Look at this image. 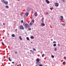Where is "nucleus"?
I'll return each mask as SVG.
<instances>
[{
	"instance_id": "14",
	"label": "nucleus",
	"mask_w": 66,
	"mask_h": 66,
	"mask_svg": "<svg viewBox=\"0 0 66 66\" xmlns=\"http://www.w3.org/2000/svg\"><path fill=\"white\" fill-rule=\"evenodd\" d=\"M5 7L7 9H8V8H9V6H8L6 5L5 6Z\"/></svg>"
},
{
	"instance_id": "19",
	"label": "nucleus",
	"mask_w": 66,
	"mask_h": 66,
	"mask_svg": "<svg viewBox=\"0 0 66 66\" xmlns=\"http://www.w3.org/2000/svg\"><path fill=\"white\" fill-rule=\"evenodd\" d=\"M44 54H42V57H44Z\"/></svg>"
},
{
	"instance_id": "18",
	"label": "nucleus",
	"mask_w": 66,
	"mask_h": 66,
	"mask_svg": "<svg viewBox=\"0 0 66 66\" xmlns=\"http://www.w3.org/2000/svg\"><path fill=\"white\" fill-rule=\"evenodd\" d=\"M62 26H65V24L64 23H63L62 24Z\"/></svg>"
},
{
	"instance_id": "27",
	"label": "nucleus",
	"mask_w": 66,
	"mask_h": 66,
	"mask_svg": "<svg viewBox=\"0 0 66 66\" xmlns=\"http://www.w3.org/2000/svg\"><path fill=\"white\" fill-rule=\"evenodd\" d=\"M33 50L34 51H36V49H35L34 48H33Z\"/></svg>"
},
{
	"instance_id": "44",
	"label": "nucleus",
	"mask_w": 66,
	"mask_h": 66,
	"mask_svg": "<svg viewBox=\"0 0 66 66\" xmlns=\"http://www.w3.org/2000/svg\"><path fill=\"white\" fill-rule=\"evenodd\" d=\"M7 59H9V57L7 58Z\"/></svg>"
},
{
	"instance_id": "24",
	"label": "nucleus",
	"mask_w": 66,
	"mask_h": 66,
	"mask_svg": "<svg viewBox=\"0 0 66 66\" xmlns=\"http://www.w3.org/2000/svg\"><path fill=\"white\" fill-rule=\"evenodd\" d=\"M55 51H56L57 50V48H55L54 49Z\"/></svg>"
},
{
	"instance_id": "15",
	"label": "nucleus",
	"mask_w": 66,
	"mask_h": 66,
	"mask_svg": "<svg viewBox=\"0 0 66 66\" xmlns=\"http://www.w3.org/2000/svg\"><path fill=\"white\" fill-rule=\"evenodd\" d=\"M36 61L37 62H39V59H36Z\"/></svg>"
},
{
	"instance_id": "34",
	"label": "nucleus",
	"mask_w": 66,
	"mask_h": 66,
	"mask_svg": "<svg viewBox=\"0 0 66 66\" xmlns=\"http://www.w3.org/2000/svg\"><path fill=\"white\" fill-rule=\"evenodd\" d=\"M9 61H12V60H11V59H9Z\"/></svg>"
},
{
	"instance_id": "9",
	"label": "nucleus",
	"mask_w": 66,
	"mask_h": 66,
	"mask_svg": "<svg viewBox=\"0 0 66 66\" xmlns=\"http://www.w3.org/2000/svg\"><path fill=\"white\" fill-rule=\"evenodd\" d=\"M25 15L26 16H28V15H29V13H25Z\"/></svg>"
},
{
	"instance_id": "1",
	"label": "nucleus",
	"mask_w": 66,
	"mask_h": 66,
	"mask_svg": "<svg viewBox=\"0 0 66 66\" xmlns=\"http://www.w3.org/2000/svg\"><path fill=\"white\" fill-rule=\"evenodd\" d=\"M2 2L3 3V4H8V2L7 1H5L4 0H3L2 1Z\"/></svg>"
},
{
	"instance_id": "4",
	"label": "nucleus",
	"mask_w": 66,
	"mask_h": 66,
	"mask_svg": "<svg viewBox=\"0 0 66 66\" xmlns=\"http://www.w3.org/2000/svg\"><path fill=\"white\" fill-rule=\"evenodd\" d=\"M55 5L56 7H57L59 6V4L57 3H55Z\"/></svg>"
},
{
	"instance_id": "47",
	"label": "nucleus",
	"mask_w": 66,
	"mask_h": 66,
	"mask_svg": "<svg viewBox=\"0 0 66 66\" xmlns=\"http://www.w3.org/2000/svg\"><path fill=\"white\" fill-rule=\"evenodd\" d=\"M20 0H18V1H19Z\"/></svg>"
},
{
	"instance_id": "31",
	"label": "nucleus",
	"mask_w": 66,
	"mask_h": 66,
	"mask_svg": "<svg viewBox=\"0 0 66 66\" xmlns=\"http://www.w3.org/2000/svg\"><path fill=\"white\" fill-rule=\"evenodd\" d=\"M57 46H60V44H57Z\"/></svg>"
},
{
	"instance_id": "36",
	"label": "nucleus",
	"mask_w": 66,
	"mask_h": 66,
	"mask_svg": "<svg viewBox=\"0 0 66 66\" xmlns=\"http://www.w3.org/2000/svg\"><path fill=\"white\" fill-rule=\"evenodd\" d=\"M12 64H14V63H15V62H12Z\"/></svg>"
},
{
	"instance_id": "25",
	"label": "nucleus",
	"mask_w": 66,
	"mask_h": 66,
	"mask_svg": "<svg viewBox=\"0 0 66 66\" xmlns=\"http://www.w3.org/2000/svg\"><path fill=\"white\" fill-rule=\"evenodd\" d=\"M23 22V20H22L21 21V23H22Z\"/></svg>"
},
{
	"instance_id": "41",
	"label": "nucleus",
	"mask_w": 66,
	"mask_h": 66,
	"mask_svg": "<svg viewBox=\"0 0 66 66\" xmlns=\"http://www.w3.org/2000/svg\"><path fill=\"white\" fill-rule=\"evenodd\" d=\"M17 29H15V31H17Z\"/></svg>"
},
{
	"instance_id": "7",
	"label": "nucleus",
	"mask_w": 66,
	"mask_h": 66,
	"mask_svg": "<svg viewBox=\"0 0 66 66\" xmlns=\"http://www.w3.org/2000/svg\"><path fill=\"white\" fill-rule=\"evenodd\" d=\"M34 15L35 16H37V12H35V13Z\"/></svg>"
},
{
	"instance_id": "33",
	"label": "nucleus",
	"mask_w": 66,
	"mask_h": 66,
	"mask_svg": "<svg viewBox=\"0 0 66 66\" xmlns=\"http://www.w3.org/2000/svg\"><path fill=\"white\" fill-rule=\"evenodd\" d=\"M2 44L3 45H4V43H3V42H2Z\"/></svg>"
},
{
	"instance_id": "26",
	"label": "nucleus",
	"mask_w": 66,
	"mask_h": 66,
	"mask_svg": "<svg viewBox=\"0 0 66 66\" xmlns=\"http://www.w3.org/2000/svg\"><path fill=\"white\" fill-rule=\"evenodd\" d=\"M53 8H50V10H53Z\"/></svg>"
},
{
	"instance_id": "39",
	"label": "nucleus",
	"mask_w": 66,
	"mask_h": 66,
	"mask_svg": "<svg viewBox=\"0 0 66 66\" xmlns=\"http://www.w3.org/2000/svg\"><path fill=\"white\" fill-rule=\"evenodd\" d=\"M51 41H53V39H51Z\"/></svg>"
},
{
	"instance_id": "28",
	"label": "nucleus",
	"mask_w": 66,
	"mask_h": 66,
	"mask_svg": "<svg viewBox=\"0 0 66 66\" xmlns=\"http://www.w3.org/2000/svg\"><path fill=\"white\" fill-rule=\"evenodd\" d=\"M30 52H33L32 51V50H30Z\"/></svg>"
},
{
	"instance_id": "23",
	"label": "nucleus",
	"mask_w": 66,
	"mask_h": 66,
	"mask_svg": "<svg viewBox=\"0 0 66 66\" xmlns=\"http://www.w3.org/2000/svg\"><path fill=\"white\" fill-rule=\"evenodd\" d=\"M28 29L29 30H31V29L30 28H29Z\"/></svg>"
},
{
	"instance_id": "37",
	"label": "nucleus",
	"mask_w": 66,
	"mask_h": 66,
	"mask_svg": "<svg viewBox=\"0 0 66 66\" xmlns=\"http://www.w3.org/2000/svg\"><path fill=\"white\" fill-rule=\"evenodd\" d=\"M3 25H4V26H5V23H3Z\"/></svg>"
},
{
	"instance_id": "46",
	"label": "nucleus",
	"mask_w": 66,
	"mask_h": 66,
	"mask_svg": "<svg viewBox=\"0 0 66 66\" xmlns=\"http://www.w3.org/2000/svg\"><path fill=\"white\" fill-rule=\"evenodd\" d=\"M5 0V1H6V0Z\"/></svg>"
},
{
	"instance_id": "35",
	"label": "nucleus",
	"mask_w": 66,
	"mask_h": 66,
	"mask_svg": "<svg viewBox=\"0 0 66 66\" xmlns=\"http://www.w3.org/2000/svg\"><path fill=\"white\" fill-rule=\"evenodd\" d=\"M39 66H43V65H42V64H40L39 65Z\"/></svg>"
},
{
	"instance_id": "8",
	"label": "nucleus",
	"mask_w": 66,
	"mask_h": 66,
	"mask_svg": "<svg viewBox=\"0 0 66 66\" xmlns=\"http://www.w3.org/2000/svg\"><path fill=\"white\" fill-rule=\"evenodd\" d=\"M12 37H15V35H14V34H13L12 35Z\"/></svg>"
},
{
	"instance_id": "2",
	"label": "nucleus",
	"mask_w": 66,
	"mask_h": 66,
	"mask_svg": "<svg viewBox=\"0 0 66 66\" xmlns=\"http://www.w3.org/2000/svg\"><path fill=\"white\" fill-rule=\"evenodd\" d=\"M20 29H21V30H24V27H23V26L22 25L20 26Z\"/></svg>"
},
{
	"instance_id": "42",
	"label": "nucleus",
	"mask_w": 66,
	"mask_h": 66,
	"mask_svg": "<svg viewBox=\"0 0 66 66\" xmlns=\"http://www.w3.org/2000/svg\"><path fill=\"white\" fill-rule=\"evenodd\" d=\"M8 59H11V58H10V57H8Z\"/></svg>"
},
{
	"instance_id": "10",
	"label": "nucleus",
	"mask_w": 66,
	"mask_h": 66,
	"mask_svg": "<svg viewBox=\"0 0 66 66\" xmlns=\"http://www.w3.org/2000/svg\"><path fill=\"white\" fill-rule=\"evenodd\" d=\"M53 46L54 47H55V46H56V44H54L53 45Z\"/></svg>"
},
{
	"instance_id": "13",
	"label": "nucleus",
	"mask_w": 66,
	"mask_h": 66,
	"mask_svg": "<svg viewBox=\"0 0 66 66\" xmlns=\"http://www.w3.org/2000/svg\"><path fill=\"white\" fill-rule=\"evenodd\" d=\"M30 38H31V39H33V38H34V37L32 36Z\"/></svg>"
},
{
	"instance_id": "29",
	"label": "nucleus",
	"mask_w": 66,
	"mask_h": 66,
	"mask_svg": "<svg viewBox=\"0 0 66 66\" xmlns=\"http://www.w3.org/2000/svg\"><path fill=\"white\" fill-rule=\"evenodd\" d=\"M15 54H17V52H16V51H15Z\"/></svg>"
},
{
	"instance_id": "6",
	"label": "nucleus",
	"mask_w": 66,
	"mask_h": 66,
	"mask_svg": "<svg viewBox=\"0 0 66 66\" xmlns=\"http://www.w3.org/2000/svg\"><path fill=\"white\" fill-rule=\"evenodd\" d=\"M45 2H46L47 4L50 3V2H49V1L48 0H46Z\"/></svg>"
},
{
	"instance_id": "17",
	"label": "nucleus",
	"mask_w": 66,
	"mask_h": 66,
	"mask_svg": "<svg viewBox=\"0 0 66 66\" xmlns=\"http://www.w3.org/2000/svg\"><path fill=\"white\" fill-rule=\"evenodd\" d=\"M26 38H27V40H29V37H27Z\"/></svg>"
},
{
	"instance_id": "5",
	"label": "nucleus",
	"mask_w": 66,
	"mask_h": 66,
	"mask_svg": "<svg viewBox=\"0 0 66 66\" xmlns=\"http://www.w3.org/2000/svg\"><path fill=\"white\" fill-rule=\"evenodd\" d=\"M60 20H63L64 18H63V16H60Z\"/></svg>"
},
{
	"instance_id": "12",
	"label": "nucleus",
	"mask_w": 66,
	"mask_h": 66,
	"mask_svg": "<svg viewBox=\"0 0 66 66\" xmlns=\"http://www.w3.org/2000/svg\"><path fill=\"white\" fill-rule=\"evenodd\" d=\"M41 24L42 26H45V24L44 23H42Z\"/></svg>"
},
{
	"instance_id": "40",
	"label": "nucleus",
	"mask_w": 66,
	"mask_h": 66,
	"mask_svg": "<svg viewBox=\"0 0 66 66\" xmlns=\"http://www.w3.org/2000/svg\"><path fill=\"white\" fill-rule=\"evenodd\" d=\"M63 64H65V62H63Z\"/></svg>"
},
{
	"instance_id": "22",
	"label": "nucleus",
	"mask_w": 66,
	"mask_h": 66,
	"mask_svg": "<svg viewBox=\"0 0 66 66\" xmlns=\"http://www.w3.org/2000/svg\"><path fill=\"white\" fill-rule=\"evenodd\" d=\"M53 44H55L56 43V42L55 41H53Z\"/></svg>"
},
{
	"instance_id": "45",
	"label": "nucleus",
	"mask_w": 66,
	"mask_h": 66,
	"mask_svg": "<svg viewBox=\"0 0 66 66\" xmlns=\"http://www.w3.org/2000/svg\"><path fill=\"white\" fill-rule=\"evenodd\" d=\"M31 43H32V42H31Z\"/></svg>"
},
{
	"instance_id": "20",
	"label": "nucleus",
	"mask_w": 66,
	"mask_h": 66,
	"mask_svg": "<svg viewBox=\"0 0 66 66\" xmlns=\"http://www.w3.org/2000/svg\"><path fill=\"white\" fill-rule=\"evenodd\" d=\"M52 57V58H54V56L52 55L51 56Z\"/></svg>"
},
{
	"instance_id": "30",
	"label": "nucleus",
	"mask_w": 66,
	"mask_h": 66,
	"mask_svg": "<svg viewBox=\"0 0 66 66\" xmlns=\"http://www.w3.org/2000/svg\"><path fill=\"white\" fill-rule=\"evenodd\" d=\"M62 1L63 2H65V0H62Z\"/></svg>"
},
{
	"instance_id": "38",
	"label": "nucleus",
	"mask_w": 66,
	"mask_h": 66,
	"mask_svg": "<svg viewBox=\"0 0 66 66\" xmlns=\"http://www.w3.org/2000/svg\"><path fill=\"white\" fill-rule=\"evenodd\" d=\"M48 12H46V14H48Z\"/></svg>"
},
{
	"instance_id": "3",
	"label": "nucleus",
	"mask_w": 66,
	"mask_h": 66,
	"mask_svg": "<svg viewBox=\"0 0 66 66\" xmlns=\"http://www.w3.org/2000/svg\"><path fill=\"white\" fill-rule=\"evenodd\" d=\"M25 26L26 28H29V25L28 24H26Z\"/></svg>"
},
{
	"instance_id": "21",
	"label": "nucleus",
	"mask_w": 66,
	"mask_h": 66,
	"mask_svg": "<svg viewBox=\"0 0 66 66\" xmlns=\"http://www.w3.org/2000/svg\"><path fill=\"white\" fill-rule=\"evenodd\" d=\"M32 22H34V20H32Z\"/></svg>"
},
{
	"instance_id": "32",
	"label": "nucleus",
	"mask_w": 66,
	"mask_h": 66,
	"mask_svg": "<svg viewBox=\"0 0 66 66\" xmlns=\"http://www.w3.org/2000/svg\"><path fill=\"white\" fill-rule=\"evenodd\" d=\"M64 59H66V57H64Z\"/></svg>"
},
{
	"instance_id": "43",
	"label": "nucleus",
	"mask_w": 66,
	"mask_h": 66,
	"mask_svg": "<svg viewBox=\"0 0 66 66\" xmlns=\"http://www.w3.org/2000/svg\"><path fill=\"white\" fill-rule=\"evenodd\" d=\"M17 66H19V65H18Z\"/></svg>"
},
{
	"instance_id": "11",
	"label": "nucleus",
	"mask_w": 66,
	"mask_h": 66,
	"mask_svg": "<svg viewBox=\"0 0 66 66\" xmlns=\"http://www.w3.org/2000/svg\"><path fill=\"white\" fill-rule=\"evenodd\" d=\"M33 23L32 22H30V23L29 25L30 26H32V25H33Z\"/></svg>"
},
{
	"instance_id": "16",
	"label": "nucleus",
	"mask_w": 66,
	"mask_h": 66,
	"mask_svg": "<svg viewBox=\"0 0 66 66\" xmlns=\"http://www.w3.org/2000/svg\"><path fill=\"white\" fill-rule=\"evenodd\" d=\"M19 37V38H20V40H22V38H21V36H20Z\"/></svg>"
}]
</instances>
